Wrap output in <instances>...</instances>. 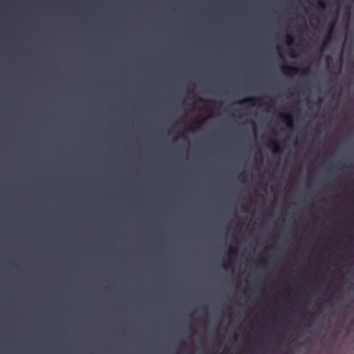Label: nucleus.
I'll return each instance as SVG.
<instances>
[{
  "instance_id": "nucleus-1",
  "label": "nucleus",
  "mask_w": 354,
  "mask_h": 354,
  "mask_svg": "<svg viewBox=\"0 0 354 354\" xmlns=\"http://www.w3.org/2000/svg\"><path fill=\"white\" fill-rule=\"evenodd\" d=\"M282 70L286 75L297 74L300 73L301 75H308L311 73V71L308 68L301 71L298 68H292L287 66H283Z\"/></svg>"
},
{
  "instance_id": "nucleus-2",
  "label": "nucleus",
  "mask_w": 354,
  "mask_h": 354,
  "mask_svg": "<svg viewBox=\"0 0 354 354\" xmlns=\"http://www.w3.org/2000/svg\"><path fill=\"white\" fill-rule=\"evenodd\" d=\"M280 118H281V122L288 128L292 129L294 126V120L291 115L290 114H283L281 113Z\"/></svg>"
},
{
  "instance_id": "nucleus-3",
  "label": "nucleus",
  "mask_w": 354,
  "mask_h": 354,
  "mask_svg": "<svg viewBox=\"0 0 354 354\" xmlns=\"http://www.w3.org/2000/svg\"><path fill=\"white\" fill-rule=\"evenodd\" d=\"M269 146L272 148L274 153H280L281 150L280 148L279 143L275 140H270L269 142Z\"/></svg>"
},
{
  "instance_id": "nucleus-4",
  "label": "nucleus",
  "mask_w": 354,
  "mask_h": 354,
  "mask_svg": "<svg viewBox=\"0 0 354 354\" xmlns=\"http://www.w3.org/2000/svg\"><path fill=\"white\" fill-rule=\"evenodd\" d=\"M334 28H335V24H334V23H333L331 24V26H330L328 32V33H327V35H326V37L324 39V41L323 42V45H322V48H324L326 46V44L328 42V41H330V39L332 38V35H333V30H334Z\"/></svg>"
},
{
  "instance_id": "nucleus-5",
  "label": "nucleus",
  "mask_w": 354,
  "mask_h": 354,
  "mask_svg": "<svg viewBox=\"0 0 354 354\" xmlns=\"http://www.w3.org/2000/svg\"><path fill=\"white\" fill-rule=\"evenodd\" d=\"M261 98L259 97H248V98H244L238 102V104H244L248 103H254L255 102H259L261 101Z\"/></svg>"
},
{
  "instance_id": "nucleus-6",
  "label": "nucleus",
  "mask_w": 354,
  "mask_h": 354,
  "mask_svg": "<svg viewBox=\"0 0 354 354\" xmlns=\"http://www.w3.org/2000/svg\"><path fill=\"white\" fill-rule=\"evenodd\" d=\"M222 266L225 269H227L230 268H232V261L230 258H227V259L224 260L222 263Z\"/></svg>"
},
{
  "instance_id": "nucleus-7",
  "label": "nucleus",
  "mask_w": 354,
  "mask_h": 354,
  "mask_svg": "<svg viewBox=\"0 0 354 354\" xmlns=\"http://www.w3.org/2000/svg\"><path fill=\"white\" fill-rule=\"evenodd\" d=\"M293 43H294V37L290 34H288L286 35V44L288 45H292Z\"/></svg>"
},
{
  "instance_id": "nucleus-8",
  "label": "nucleus",
  "mask_w": 354,
  "mask_h": 354,
  "mask_svg": "<svg viewBox=\"0 0 354 354\" xmlns=\"http://www.w3.org/2000/svg\"><path fill=\"white\" fill-rule=\"evenodd\" d=\"M227 254L233 255V256L236 255V248L230 247L227 252Z\"/></svg>"
},
{
  "instance_id": "nucleus-9",
  "label": "nucleus",
  "mask_w": 354,
  "mask_h": 354,
  "mask_svg": "<svg viewBox=\"0 0 354 354\" xmlns=\"http://www.w3.org/2000/svg\"><path fill=\"white\" fill-rule=\"evenodd\" d=\"M318 6L322 9H325L326 8V3L324 1H318Z\"/></svg>"
},
{
  "instance_id": "nucleus-10",
  "label": "nucleus",
  "mask_w": 354,
  "mask_h": 354,
  "mask_svg": "<svg viewBox=\"0 0 354 354\" xmlns=\"http://www.w3.org/2000/svg\"><path fill=\"white\" fill-rule=\"evenodd\" d=\"M289 55H290V56L291 57H296V54H295V52L294 50H290Z\"/></svg>"
},
{
  "instance_id": "nucleus-11",
  "label": "nucleus",
  "mask_w": 354,
  "mask_h": 354,
  "mask_svg": "<svg viewBox=\"0 0 354 354\" xmlns=\"http://www.w3.org/2000/svg\"><path fill=\"white\" fill-rule=\"evenodd\" d=\"M311 317H312V315H310L308 317V323L309 322V321H310V319H311Z\"/></svg>"
},
{
  "instance_id": "nucleus-12",
  "label": "nucleus",
  "mask_w": 354,
  "mask_h": 354,
  "mask_svg": "<svg viewBox=\"0 0 354 354\" xmlns=\"http://www.w3.org/2000/svg\"><path fill=\"white\" fill-rule=\"evenodd\" d=\"M233 336H234V339L235 340V339H236V335H235V334H234V335H233Z\"/></svg>"
},
{
  "instance_id": "nucleus-13",
  "label": "nucleus",
  "mask_w": 354,
  "mask_h": 354,
  "mask_svg": "<svg viewBox=\"0 0 354 354\" xmlns=\"http://www.w3.org/2000/svg\"><path fill=\"white\" fill-rule=\"evenodd\" d=\"M198 101L202 102V101H203V100H202L201 98H199V99H198Z\"/></svg>"
}]
</instances>
